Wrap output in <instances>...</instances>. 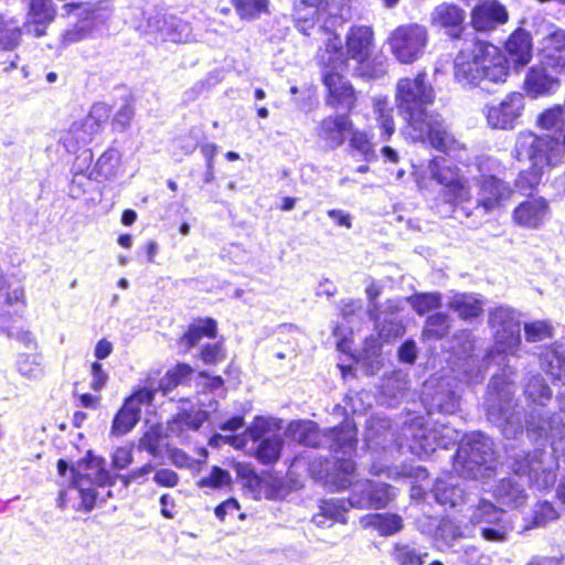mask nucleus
<instances>
[{
	"mask_svg": "<svg viewBox=\"0 0 565 565\" xmlns=\"http://www.w3.org/2000/svg\"><path fill=\"white\" fill-rule=\"evenodd\" d=\"M334 444L330 447L343 448L344 452L353 448L355 441V428L351 423H345L341 428L331 431Z\"/></svg>",
	"mask_w": 565,
	"mask_h": 565,
	"instance_id": "obj_44",
	"label": "nucleus"
},
{
	"mask_svg": "<svg viewBox=\"0 0 565 565\" xmlns=\"http://www.w3.org/2000/svg\"><path fill=\"white\" fill-rule=\"evenodd\" d=\"M152 470L153 467L150 463L145 465L138 469L130 471L128 475L122 476L121 481L127 487L131 482L139 481L140 479L146 478L149 473L152 472Z\"/></svg>",
	"mask_w": 565,
	"mask_h": 565,
	"instance_id": "obj_59",
	"label": "nucleus"
},
{
	"mask_svg": "<svg viewBox=\"0 0 565 565\" xmlns=\"http://www.w3.org/2000/svg\"><path fill=\"white\" fill-rule=\"evenodd\" d=\"M206 417V412L201 409L193 413H180L169 425V431L179 435L184 428L195 430L205 422Z\"/></svg>",
	"mask_w": 565,
	"mask_h": 565,
	"instance_id": "obj_37",
	"label": "nucleus"
},
{
	"mask_svg": "<svg viewBox=\"0 0 565 565\" xmlns=\"http://www.w3.org/2000/svg\"><path fill=\"white\" fill-rule=\"evenodd\" d=\"M562 121L563 110L561 107L548 109L539 117V125L544 129L556 128Z\"/></svg>",
	"mask_w": 565,
	"mask_h": 565,
	"instance_id": "obj_52",
	"label": "nucleus"
},
{
	"mask_svg": "<svg viewBox=\"0 0 565 565\" xmlns=\"http://www.w3.org/2000/svg\"><path fill=\"white\" fill-rule=\"evenodd\" d=\"M26 309V296L23 287H9L0 297V333L15 340L23 348L38 350L39 341L35 334L22 324L18 319L24 316Z\"/></svg>",
	"mask_w": 565,
	"mask_h": 565,
	"instance_id": "obj_7",
	"label": "nucleus"
},
{
	"mask_svg": "<svg viewBox=\"0 0 565 565\" xmlns=\"http://www.w3.org/2000/svg\"><path fill=\"white\" fill-rule=\"evenodd\" d=\"M328 216L340 227H352L351 215L341 210H330L328 211Z\"/></svg>",
	"mask_w": 565,
	"mask_h": 565,
	"instance_id": "obj_60",
	"label": "nucleus"
},
{
	"mask_svg": "<svg viewBox=\"0 0 565 565\" xmlns=\"http://www.w3.org/2000/svg\"><path fill=\"white\" fill-rule=\"evenodd\" d=\"M15 364L19 374L25 379L39 380L44 374V359L40 349L18 354Z\"/></svg>",
	"mask_w": 565,
	"mask_h": 565,
	"instance_id": "obj_29",
	"label": "nucleus"
},
{
	"mask_svg": "<svg viewBox=\"0 0 565 565\" xmlns=\"http://www.w3.org/2000/svg\"><path fill=\"white\" fill-rule=\"evenodd\" d=\"M373 111L377 127L381 130L383 141L388 140L395 132V122L393 118V108L390 106L387 97H376L373 100Z\"/></svg>",
	"mask_w": 565,
	"mask_h": 565,
	"instance_id": "obj_31",
	"label": "nucleus"
},
{
	"mask_svg": "<svg viewBox=\"0 0 565 565\" xmlns=\"http://www.w3.org/2000/svg\"><path fill=\"white\" fill-rule=\"evenodd\" d=\"M449 306L463 319L475 318L482 312V302L473 295H456Z\"/></svg>",
	"mask_w": 565,
	"mask_h": 565,
	"instance_id": "obj_36",
	"label": "nucleus"
},
{
	"mask_svg": "<svg viewBox=\"0 0 565 565\" xmlns=\"http://www.w3.org/2000/svg\"><path fill=\"white\" fill-rule=\"evenodd\" d=\"M232 482V477L228 471L223 470L218 467H213L210 475L202 478L199 481V486L204 488H212V489H221L224 487L230 486Z\"/></svg>",
	"mask_w": 565,
	"mask_h": 565,
	"instance_id": "obj_45",
	"label": "nucleus"
},
{
	"mask_svg": "<svg viewBox=\"0 0 565 565\" xmlns=\"http://www.w3.org/2000/svg\"><path fill=\"white\" fill-rule=\"evenodd\" d=\"M455 79L462 87H475L483 81L504 82L508 67L499 47L487 42H475L461 50L455 58Z\"/></svg>",
	"mask_w": 565,
	"mask_h": 565,
	"instance_id": "obj_3",
	"label": "nucleus"
},
{
	"mask_svg": "<svg viewBox=\"0 0 565 565\" xmlns=\"http://www.w3.org/2000/svg\"><path fill=\"white\" fill-rule=\"evenodd\" d=\"M526 394L533 401L543 403L544 399L550 398L551 390L546 385L541 383L539 379H536L527 385Z\"/></svg>",
	"mask_w": 565,
	"mask_h": 565,
	"instance_id": "obj_55",
	"label": "nucleus"
},
{
	"mask_svg": "<svg viewBox=\"0 0 565 565\" xmlns=\"http://www.w3.org/2000/svg\"><path fill=\"white\" fill-rule=\"evenodd\" d=\"M435 100V90L426 72L415 77L399 78L395 86V105L406 119V134L418 141H428L434 148L447 152L455 145L438 115L428 114L426 107Z\"/></svg>",
	"mask_w": 565,
	"mask_h": 565,
	"instance_id": "obj_2",
	"label": "nucleus"
},
{
	"mask_svg": "<svg viewBox=\"0 0 565 565\" xmlns=\"http://www.w3.org/2000/svg\"><path fill=\"white\" fill-rule=\"evenodd\" d=\"M21 30L12 21H6L0 18V49L11 50L19 45Z\"/></svg>",
	"mask_w": 565,
	"mask_h": 565,
	"instance_id": "obj_41",
	"label": "nucleus"
},
{
	"mask_svg": "<svg viewBox=\"0 0 565 565\" xmlns=\"http://www.w3.org/2000/svg\"><path fill=\"white\" fill-rule=\"evenodd\" d=\"M216 335V324L213 320H200L192 324L188 332L181 338L180 345L190 349L200 343L203 337L213 339Z\"/></svg>",
	"mask_w": 565,
	"mask_h": 565,
	"instance_id": "obj_34",
	"label": "nucleus"
},
{
	"mask_svg": "<svg viewBox=\"0 0 565 565\" xmlns=\"http://www.w3.org/2000/svg\"><path fill=\"white\" fill-rule=\"evenodd\" d=\"M63 9L70 19H74L75 24L62 34L64 45H71L95 35L109 20V12L99 4L89 2L66 3Z\"/></svg>",
	"mask_w": 565,
	"mask_h": 565,
	"instance_id": "obj_9",
	"label": "nucleus"
},
{
	"mask_svg": "<svg viewBox=\"0 0 565 565\" xmlns=\"http://www.w3.org/2000/svg\"><path fill=\"white\" fill-rule=\"evenodd\" d=\"M109 118V109L105 104H95L88 115L75 120L63 131L60 142L68 152H76L88 145Z\"/></svg>",
	"mask_w": 565,
	"mask_h": 565,
	"instance_id": "obj_11",
	"label": "nucleus"
},
{
	"mask_svg": "<svg viewBox=\"0 0 565 565\" xmlns=\"http://www.w3.org/2000/svg\"><path fill=\"white\" fill-rule=\"evenodd\" d=\"M363 526L373 527L381 535H392L403 527L402 519L396 514H371L361 520Z\"/></svg>",
	"mask_w": 565,
	"mask_h": 565,
	"instance_id": "obj_33",
	"label": "nucleus"
},
{
	"mask_svg": "<svg viewBox=\"0 0 565 565\" xmlns=\"http://www.w3.org/2000/svg\"><path fill=\"white\" fill-rule=\"evenodd\" d=\"M349 146L356 151L365 161H373L376 158L375 148L372 138L364 131L353 130L349 140Z\"/></svg>",
	"mask_w": 565,
	"mask_h": 565,
	"instance_id": "obj_39",
	"label": "nucleus"
},
{
	"mask_svg": "<svg viewBox=\"0 0 565 565\" xmlns=\"http://www.w3.org/2000/svg\"><path fill=\"white\" fill-rule=\"evenodd\" d=\"M351 127V121L347 116H334L324 118L318 129L317 135L328 147L337 148L344 141V134Z\"/></svg>",
	"mask_w": 565,
	"mask_h": 565,
	"instance_id": "obj_28",
	"label": "nucleus"
},
{
	"mask_svg": "<svg viewBox=\"0 0 565 565\" xmlns=\"http://www.w3.org/2000/svg\"><path fill=\"white\" fill-rule=\"evenodd\" d=\"M290 438L299 444L317 447L322 444V436L312 422H295L288 427ZM323 437H326L323 435Z\"/></svg>",
	"mask_w": 565,
	"mask_h": 565,
	"instance_id": "obj_32",
	"label": "nucleus"
},
{
	"mask_svg": "<svg viewBox=\"0 0 565 565\" xmlns=\"http://www.w3.org/2000/svg\"><path fill=\"white\" fill-rule=\"evenodd\" d=\"M550 214V205L543 198H534L520 203L513 211L512 217L521 227L540 228Z\"/></svg>",
	"mask_w": 565,
	"mask_h": 565,
	"instance_id": "obj_21",
	"label": "nucleus"
},
{
	"mask_svg": "<svg viewBox=\"0 0 565 565\" xmlns=\"http://www.w3.org/2000/svg\"><path fill=\"white\" fill-rule=\"evenodd\" d=\"M436 500L440 504L456 507L462 501V490L452 482L438 480L434 488Z\"/></svg>",
	"mask_w": 565,
	"mask_h": 565,
	"instance_id": "obj_38",
	"label": "nucleus"
},
{
	"mask_svg": "<svg viewBox=\"0 0 565 565\" xmlns=\"http://www.w3.org/2000/svg\"><path fill=\"white\" fill-rule=\"evenodd\" d=\"M562 412L565 413V393L559 399ZM547 438L551 440V448L554 454L565 455V425L563 429L552 428Z\"/></svg>",
	"mask_w": 565,
	"mask_h": 565,
	"instance_id": "obj_49",
	"label": "nucleus"
},
{
	"mask_svg": "<svg viewBox=\"0 0 565 565\" xmlns=\"http://www.w3.org/2000/svg\"><path fill=\"white\" fill-rule=\"evenodd\" d=\"M492 461V441L481 434L461 444L457 452V465H463V473L469 478L483 477V470L491 469Z\"/></svg>",
	"mask_w": 565,
	"mask_h": 565,
	"instance_id": "obj_12",
	"label": "nucleus"
},
{
	"mask_svg": "<svg viewBox=\"0 0 565 565\" xmlns=\"http://www.w3.org/2000/svg\"><path fill=\"white\" fill-rule=\"evenodd\" d=\"M557 87L558 81L548 75L546 70L542 66L530 68L523 83V89L532 98L551 94L557 89Z\"/></svg>",
	"mask_w": 565,
	"mask_h": 565,
	"instance_id": "obj_27",
	"label": "nucleus"
},
{
	"mask_svg": "<svg viewBox=\"0 0 565 565\" xmlns=\"http://www.w3.org/2000/svg\"><path fill=\"white\" fill-rule=\"evenodd\" d=\"M552 335V327L545 321H535L525 326L527 341L536 342Z\"/></svg>",
	"mask_w": 565,
	"mask_h": 565,
	"instance_id": "obj_48",
	"label": "nucleus"
},
{
	"mask_svg": "<svg viewBox=\"0 0 565 565\" xmlns=\"http://www.w3.org/2000/svg\"><path fill=\"white\" fill-rule=\"evenodd\" d=\"M321 514L315 516V522L318 525H324V519H329L334 522H345V507L343 503H338L335 501H326L321 505Z\"/></svg>",
	"mask_w": 565,
	"mask_h": 565,
	"instance_id": "obj_43",
	"label": "nucleus"
},
{
	"mask_svg": "<svg viewBox=\"0 0 565 565\" xmlns=\"http://www.w3.org/2000/svg\"><path fill=\"white\" fill-rule=\"evenodd\" d=\"M507 56L505 65L511 63L514 67H523L532 60V40L530 34L522 30H515L504 44Z\"/></svg>",
	"mask_w": 565,
	"mask_h": 565,
	"instance_id": "obj_23",
	"label": "nucleus"
},
{
	"mask_svg": "<svg viewBox=\"0 0 565 565\" xmlns=\"http://www.w3.org/2000/svg\"><path fill=\"white\" fill-rule=\"evenodd\" d=\"M542 63L565 72V31L554 25L546 28V33L540 43Z\"/></svg>",
	"mask_w": 565,
	"mask_h": 565,
	"instance_id": "obj_17",
	"label": "nucleus"
},
{
	"mask_svg": "<svg viewBox=\"0 0 565 565\" xmlns=\"http://www.w3.org/2000/svg\"><path fill=\"white\" fill-rule=\"evenodd\" d=\"M395 559L399 565H422V557L408 546H396Z\"/></svg>",
	"mask_w": 565,
	"mask_h": 565,
	"instance_id": "obj_53",
	"label": "nucleus"
},
{
	"mask_svg": "<svg viewBox=\"0 0 565 565\" xmlns=\"http://www.w3.org/2000/svg\"><path fill=\"white\" fill-rule=\"evenodd\" d=\"M490 324L494 331L497 351L513 353L521 342V328L516 313L509 308H499L491 312Z\"/></svg>",
	"mask_w": 565,
	"mask_h": 565,
	"instance_id": "obj_13",
	"label": "nucleus"
},
{
	"mask_svg": "<svg viewBox=\"0 0 565 565\" xmlns=\"http://www.w3.org/2000/svg\"><path fill=\"white\" fill-rule=\"evenodd\" d=\"M201 359L206 364H215L224 359L223 348L220 343L206 344L201 352Z\"/></svg>",
	"mask_w": 565,
	"mask_h": 565,
	"instance_id": "obj_56",
	"label": "nucleus"
},
{
	"mask_svg": "<svg viewBox=\"0 0 565 565\" xmlns=\"http://www.w3.org/2000/svg\"><path fill=\"white\" fill-rule=\"evenodd\" d=\"M403 334V328L398 323L391 322L390 328L382 329L380 332V339L383 342H388L391 339L398 338Z\"/></svg>",
	"mask_w": 565,
	"mask_h": 565,
	"instance_id": "obj_64",
	"label": "nucleus"
},
{
	"mask_svg": "<svg viewBox=\"0 0 565 565\" xmlns=\"http://www.w3.org/2000/svg\"><path fill=\"white\" fill-rule=\"evenodd\" d=\"M153 398V391L142 388L128 397L122 407L116 414L110 433L114 436L128 434L139 422L141 406L150 404Z\"/></svg>",
	"mask_w": 565,
	"mask_h": 565,
	"instance_id": "obj_15",
	"label": "nucleus"
},
{
	"mask_svg": "<svg viewBox=\"0 0 565 565\" xmlns=\"http://www.w3.org/2000/svg\"><path fill=\"white\" fill-rule=\"evenodd\" d=\"M373 31L369 26H353L347 35V55L342 52V41L338 35H330L324 51L320 54L323 65V83L329 90V103L352 108L354 105V92L352 86L344 81L342 72L350 70L349 60L355 62L352 70L360 76L373 77L374 73L369 68V61L374 47Z\"/></svg>",
	"mask_w": 565,
	"mask_h": 565,
	"instance_id": "obj_1",
	"label": "nucleus"
},
{
	"mask_svg": "<svg viewBox=\"0 0 565 565\" xmlns=\"http://www.w3.org/2000/svg\"><path fill=\"white\" fill-rule=\"evenodd\" d=\"M153 480L158 486L172 488L178 484L179 477L173 470L163 468L154 473Z\"/></svg>",
	"mask_w": 565,
	"mask_h": 565,
	"instance_id": "obj_57",
	"label": "nucleus"
},
{
	"mask_svg": "<svg viewBox=\"0 0 565 565\" xmlns=\"http://www.w3.org/2000/svg\"><path fill=\"white\" fill-rule=\"evenodd\" d=\"M466 12L459 6L443 2L430 13V24L443 29L451 38H458L462 31Z\"/></svg>",
	"mask_w": 565,
	"mask_h": 565,
	"instance_id": "obj_20",
	"label": "nucleus"
},
{
	"mask_svg": "<svg viewBox=\"0 0 565 565\" xmlns=\"http://www.w3.org/2000/svg\"><path fill=\"white\" fill-rule=\"evenodd\" d=\"M57 471L62 477L66 476L68 466L65 460H58ZM70 473L74 487L78 490L82 507L86 511L94 508L98 489L111 486L116 481V476L105 469L104 459L98 457H89L77 462L70 468Z\"/></svg>",
	"mask_w": 565,
	"mask_h": 565,
	"instance_id": "obj_6",
	"label": "nucleus"
},
{
	"mask_svg": "<svg viewBox=\"0 0 565 565\" xmlns=\"http://www.w3.org/2000/svg\"><path fill=\"white\" fill-rule=\"evenodd\" d=\"M90 387L96 392L103 390L108 381V374L97 361L93 362L90 365Z\"/></svg>",
	"mask_w": 565,
	"mask_h": 565,
	"instance_id": "obj_54",
	"label": "nucleus"
},
{
	"mask_svg": "<svg viewBox=\"0 0 565 565\" xmlns=\"http://www.w3.org/2000/svg\"><path fill=\"white\" fill-rule=\"evenodd\" d=\"M557 518L558 513L551 503L544 501L536 504L533 521L535 525H543Z\"/></svg>",
	"mask_w": 565,
	"mask_h": 565,
	"instance_id": "obj_50",
	"label": "nucleus"
},
{
	"mask_svg": "<svg viewBox=\"0 0 565 565\" xmlns=\"http://www.w3.org/2000/svg\"><path fill=\"white\" fill-rule=\"evenodd\" d=\"M497 499L503 505L518 508L525 502V494L523 489L519 487L518 482L508 479L501 481L498 487Z\"/></svg>",
	"mask_w": 565,
	"mask_h": 565,
	"instance_id": "obj_35",
	"label": "nucleus"
},
{
	"mask_svg": "<svg viewBox=\"0 0 565 565\" xmlns=\"http://www.w3.org/2000/svg\"><path fill=\"white\" fill-rule=\"evenodd\" d=\"M200 385L209 388L211 392H216L222 388L223 380L220 376H207L204 373L200 374Z\"/></svg>",
	"mask_w": 565,
	"mask_h": 565,
	"instance_id": "obj_63",
	"label": "nucleus"
},
{
	"mask_svg": "<svg viewBox=\"0 0 565 565\" xmlns=\"http://www.w3.org/2000/svg\"><path fill=\"white\" fill-rule=\"evenodd\" d=\"M428 43L427 29L418 23L396 26L387 36L386 44L401 64H413L425 53Z\"/></svg>",
	"mask_w": 565,
	"mask_h": 565,
	"instance_id": "obj_10",
	"label": "nucleus"
},
{
	"mask_svg": "<svg viewBox=\"0 0 565 565\" xmlns=\"http://www.w3.org/2000/svg\"><path fill=\"white\" fill-rule=\"evenodd\" d=\"M546 372L551 377L561 383L565 382V355L556 350H550L544 356Z\"/></svg>",
	"mask_w": 565,
	"mask_h": 565,
	"instance_id": "obj_40",
	"label": "nucleus"
},
{
	"mask_svg": "<svg viewBox=\"0 0 565 565\" xmlns=\"http://www.w3.org/2000/svg\"><path fill=\"white\" fill-rule=\"evenodd\" d=\"M503 511L497 509L492 503L488 501H480L477 509L472 514L473 522L487 523L493 526H484L481 530L482 536L487 541H504L511 526L503 519Z\"/></svg>",
	"mask_w": 565,
	"mask_h": 565,
	"instance_id": "obj_16",
	"label": "nucleus"
},
{
	"mask_svg": "<svg viewBox=\"0 0 565 565\" xmlns=\"http://www.w3.org/2000/svg\"><path fill=\"white\" fill-rule=\"evenodd\" d=\"M448 328L447 317L444 315H435L429 317L426 333L441 337Z\"/></svg>",
	"mask_w": 565,
	"mask_h": 565,
	"instance_id": "obj_58",
	"label": "nucleus"
},
{
	"mask_svg": "<svg viewBox=\"0 0 565 565\" xmlns=\"http://www.w3.org/2000/svg\"><path fill=\"white\" fill-rule=\"evenodd\" d=\"M239 510V504L235 499H228L215 508V515L223 521L228 512Z\"/></svg>",
	"mask_w": 565,
	"mask_h": 565,
	"instance_id": "obj_61",
	"label": "nucleus"
},
{
	"mask_svg": "<svg viewBox=\"0 0 565 565\" xmlns=\"http://www.w3.org/2000/svg\"><path fill=\"white\" fill-rule=\"evenodd\" d=\"M515 154L519 160L527 159L531 162L530 170L521 172L516 180V186L521 191L536 186L548 169L563 161V152L556 140L550 137H537L529 131L519 134Z\"/></svg>",
	"mask_w": 565,
	"mask_h": 565,
	"instance_id": "obj_4",
	"label": "nucleus"
},
{
	"mask_svg": "<svg viewBox=\"0 0 565 565\" xmlns=\"http://www.w3.org/2000/svg\"><path fill=\"white\" fill-rule=\"evenodd\" d=\"M113 343L107 339H100L94 348V356L97 360H104L108 358L113 352Z\"/></svg>",
	"mask_w": 565,
	"mask_h": 565,
	"instance_id": "obj_62",
	"label": "nucleus"
},
{
	"mask_svg": "<svg viewBox=\"0 0 565 565\" xmlns=\"http://www.w3.org/2000/svg\"><path fill=\"white\" fill-rule=\"evenodd\" d=\"M132 462V449L130 447H118L111 455V466L114 469L122 470Z\"/></svg>",
	"mask_w": 565,
	"mask_h": 565,
	"instance_id": "obj_51",
	"label": "nucleus"
},
{
	"mask_svg": "<svg viewBox=\"0 0 565 565\" xmlns=\"http://www.w3.org/2000/svg\"><path fill=\"white\" fill-rule=\"evenodd\" d=\"M55 18V8L51 0H30L25 30L40 38Z\"/></svg>",
	"mask_w": 565,
	"mask_h": 565,
	"instance_id": "obj_25",
	"label": "nucleus"
},
{
	"mask_svg": "<svg viewBox=\"0 0 565 565\" xmlns=\"http://www.w3.org/2000/svg\"><path fill=\"white\" fill-rule=\"evenodd\" d=\"M478 204L489 212L498 207L502 201L510 199L512 191L493 175L481 174L479 181Z\"/></svg>",
	"mask_w": 565,
	"mask_h": 565,
	"instance_id": "obj_24",
	"label": "nucleus"
},
{
	"mask_svg": "<svg viewBox=\"0 0 565 565\" xmlns=\"http://www.w3.org/2000/svg\"><path fill=\"white\" fill-rule=\"evenodd\" d=\"M161 430L160 427L152 426L143 434L139 441V448L147 450L151 455H157L160 448Z\"/></svg>",
	"mask_w": 565,
	"mask_h": 565,
	"instance_id": "obj_47",
	"label": "nucleus"
},
{
	"mask_svg": "<svg viewBox=\"0 0 565 565\" xmlns=\"http://www.w3.org/2000/svg\"><path fill=\"white\" fill-rule=\"evenodd\" d=\"M237 13L244 19H255L268 9V0H232Z\"/></svg>",
	"mask_w": 565,
	"mask_h": 565,
	"instance_id": "obj_42",
	"label": "nucleus"
},
{
	"mask_svg": "<svg viewBox=\"0 0 565 565\" xmlns=\"http://www.w3.org/2000/svg\"><path fill=\"white\" fill-rule=\"evenodd\" d=\"M328 6V0H300L295 7L294 14L299 31L309 34Z\"/></svg>",
	"mask_w": 565,
	"mask_h": 565,
	"instance_id": "obj_26",
	"label": "nucleus"
},
{
	"mask_svg": "<svg viewBox=\"0 0 565 565\" xmlns=\"http://www.w3.org/2000/svg\"><path fill=\"white\" fill-rule=\"evenodd\" d=\"M429 171L434 179L447 189V194L455 203L468 202L471 199L470 188L456 169L449 164L446 157H436L429 163Z\"/></svg>",
	"mask_w": 565,
	"mask_h": 565,
	"instance_id": "obj_14",
	"label": "nucleus"
},
{
	"mask_svg": "<svg viewBox=\"0 0 565 565\" xmlns=\"http://www.w3.org/2000/svg\"><path fill=\"white\" fill-rule=\"evenodd\" d=\"M276 429H278V425L274 419L256 417L244 435H215L210 439V445L212 447H220L228 444L235 449H245L247 438H249L254 443L258 441V445L253 450L255 457L262 463L267 465L275 462L280 456L282 440L280 435L275 433Z\"/></svg>",
	"mask_w": 565,
	"mask_h": 565,
	"instance_id": "obj_5",
	"label": "nucleus"
},
{
	"mask_svg": "<svg viewBox=\"0 0 565 565\" xmlns=\"http://www.w3.org/2000/svg\"><path fill=\"white\" fill-rule=\"evenodd\" d=\"M508 19L505 7L495 0H484L471 12V24L477 31H491Z\"/></svg>",
	"mask_w": 565,
	"mask_h": 565,
	"instance_id": "obj_22",
	"label": "nucleus"
},
{
	"mask_svg": "<svg viewBox=\"0 0 565 565\" xmlns=\"http://www.w3.org/2000/svg\"><path fill=\"white\" fill-rule=\"evenodd\" d=\"M411 303L419 315H424L439 306L440 297L438 294L416 295L411 299Z\"/></svg>",
	"mask_w": 565,
	"mask_h": 565,
	"instance_id": "obj_46",
	"label": "nucleus"
},
{
	"mask_svg": "<svg viewBox=\"0 0 565 565\" xmlns=\"http://www.w3.org/2000/svg\"><path fill=\"white\" fill-rule=\"evenodd\" d=\"M353 462L343 460L339 463L337 476L328 480L337 490L353 486V495L350 499L352 507L380 509L385 507L395 495L392 489L384 483L374 484L366 480L353 484Z\"/></svg>",
	"mask_w": 565,
	"mask_h": 565,
	"instance_id": "obj_8",
	"label": "nucleus"
},
{
	"mask_svg": "<svg viewBox=\"0 0 565 565\" xmlns=\"http://www.w3.org/2000/svg\"><path fill=\"white\" fill-rule=\"evenodd\" d=\"M523 97L513 93L498 105L489 106L486 111L488 124L492 128H513L514 121L523 110Z\"/></svg>",
	"mask_w": 565,
	"mask_h": 565,
	"instance_id": "obj_18",
	"label": "nucleus"
},
{
	"mask_svg": "<svg viewBox=\"0 0 565 565\" xmlns=\"http://www.w3.org/2000/svg\"><path fill=\"white\" fill-rule=\"evenodd\" d=\"M121 167V153L114 148L107 149L97 159L92 175L96 180H108L116 177Z\"/></svg>",
	"mask_w": 565,
	"mask_h": 565,
	"instance_id": "obj_30",
	"label": "nucleus"
},
{
	"mask_svg": "<svg viewBox=\"0 0 565 565\" xmlns=\"http://www.w3.org/2000/svg\"><path fill=\"white\" fill-rule=\"evenodd\" d=\"M554 460L551 455H541L540 459L533 458L519 462L515 468V473L522 478L527 475L529 480L537 488L545 489L554 484Z\"/></svg>",
	"mask_w": 565,
	"mask_h": 565,
	"instance_id": "obj_19",
	"label": "nucleus"
}]
</instances>
